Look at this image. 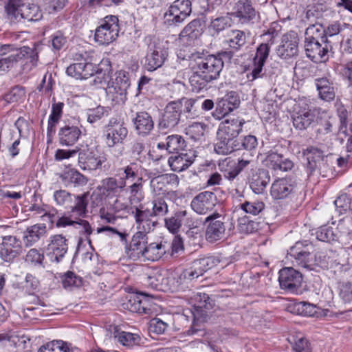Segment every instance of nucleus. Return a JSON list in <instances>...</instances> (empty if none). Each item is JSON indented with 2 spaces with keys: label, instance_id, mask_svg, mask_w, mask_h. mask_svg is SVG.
<instances>
[{
  "label": "nucleus",
  "instance_id": "26",
  "mask_svg": "<svg viewBox=\"0 0 352 352\" xmlns=\"http://www.w3.org/2000/svg\"><path fill=\"white\" fill-rule=\"evenodd\" d=\"M314 82L320 99L327 102L335 99L336 88L332 80L327 77H322L316 78Z\"/></svg>",
  "mask_w": 352,
  "mask_h": 352
},
{
  "label": "nucleus",
  "instance_id": "62",
  "mask_svg": "<svg viewBox=\"0 0 352 352\" xmlns=\"http://www.w3.org/2000/svg\"><path fill=\"white\" fill-rule=\"evenodd\" d=\"M141 166L136 162H131L123 168L124 177L120 179H124L126 182V180H134L135 178L138 177L139 171Z\"/></svg>",
  "mask_w": 352,
  "mask_h": 352
},
{
  "label": "nucleus",
  "instance_id": "47",
  "mask_svg": "<svg viewBox=\"0 0 352 352\" xmlns=\"http://www.w3.org/2000/svg\"><path fill=\"white\" fill-rule=\"evenodd\" d=\"M88 195L89 192H85L81 195L76 196V203L74 206L72 207L71 211L79 217H84L87 211Z\"/></svg>",
  "mask_w": 352,
  "mask_h": 352
},
{
  "label": "nucleus",
  "instance_id": "39",
  "mask_svg": "<svg viewBox=\"0 0 352 352\" xmlns=\"http://www.w3.org/2000/svg\"><path fill=\"white\" fill-rule=\"evenodd\" d=\"M314 116L309 110L304 109L297 112L293 117V124L299 130L307 129L314 121Z\"/></svg>",
  "mask_w": 352,
  "mask_h": 352
},
{
  "label": "nucleus",
  "instance_id": "44",
  "mask_svg": "<svg viewBox=\"0 0 352 352\" xmlns=\"http://www.w3.org/2000/svg\"><path fill=\"white\" fill-rule=\"evenodd\" d=\"M227 41L229 46L235 51L239 50L246 43V36L244 32L234 30H232Z\"/></svg>",
  "mask_w": 352,
  "mask_h": 352
},
{
  "label": "nucleus",
  "instance_id": "8",
  "mask_svg": "<svg viewBox=\"0 0 352 352\" xmlns=\"http://www.w3.org/2000/svg\"><path fill=\"white\" fill-rule=\"evenodd\" d=\"M288 255L294 258L293 263L298 267L305 271H311L316 266V260L310 252L308 246L302 248V243H296L295 245L290 248Z\"/></svg>",
  "mask_w": 352,
  "mask_h": 352
},
{
  "label": "nucleus",
  "instance_id": "30",
  "mask_svg": "<svg viewBox=\"0 0 352 352\" xmlns=\"http://www.w3.org/2000/svg\"><path fill=\"white\" fill-rule=\"evenodd\" d=\"M80 135L81 131L77 126L66 124L59 129L58 141L62 146H72L78 141Z\"/></svg>",
  "mask_w": 352,
  "mask_h": 352
},
{
  "label": "nucleus",
  "instance_id": "41",
  "mask_svg": "<svg viewBox=\"0 0 352 352\" xmlns=\"http://www.w3.org/2000/svg\"><path fill=\"white\" fill-rule=\"evenodd\" d=\"M185 19L180 14L178 10H176L172 5L164 14V23L168 28L178 26Z\"/></svg>",
  "mask_w": 352,
  "mask_h": 352
},
{
  "label": "nucleus",
  "instance_id": "1",
  "mask_svg": "<svg viewBox=\"0 0 352 352\" xmlns=\"http://www.w3.org/2000/svg\"><path fill=\"white\" fill-rule=\"evenodd\" d=\"M111 66L108 59H103L98 65L85 60L76 63L67 67V74L76 79H87L93 76L91 84L103 87L109 86Z\"/></svg>",
  "mask_w": 352,
  "mask_h": 352
},
{
  "label": "nucleus",
  "instance_id": "25",
  "mask_svg": "<svg viewBox=\"0 0 352 352\" xmlns=\"http://www.w3.org/2000/svg\"><path fill=\"white\" fill-rule=\"evenodd\" d=\"M168 52L164 47L155 46L152 52L147 54L146 56L145 67L148 71H155L164 64Z\"/></svg>",
  "mask_w": 352,
  "mask_h": 352
},
{
  "label": "nucleus",
  "instance_id": "16",
  "mask_svg": "<svg viewBox=\"0 0 352 352\" xmlns=\"http://www.w3.org/2000/svg\"><path fill=\"white\" fill-rule=\"evenodd\" d=\"M68 250V241L62 234L51 236L46 248V254L52 261L58 263Z\"/></svg>",
  "mask_w": 352,
  "mask_h": 352
},
{
  "label": "nucleus",
  "instance_id": "27",
  "mask_svg": "<svg viewBox=\"0 0 352 352\" xmlns=\"http://www.w3.org/2000/svg\"><path fill=\"white\" fill-rule=\"evenodd\" d=\"M153 217V214L148 209L141 210L135 208L134 217L139 231L148 233L153 230L157 224V221L152 220L151 218Z\"/></svg>",
  "mask_w": 352,
  "mask_h": 352
},
{
  "label": "nucleus",
  "instance_id": "35",
  "mask_svg": "<svg viewBox=\"0 0 352 352\" xmlns=\"http://www.w3.org/2000/svg\"><path fill=\"white\" fill-rule=\"evenodd\" d=\"M25 3L22 0H9L6 10L8 16V19L12 23H21L23 22V8Z\"/></svg>",
  "mask_w": 352,
  "mask_h": 352
},
{
  "label": "nucleus",
  "instance_id": "45",
  "mask_svg": "<svg viewBox=\"0 0 352 352\" xmlns=\"http://www.w3.org/2000/svg\"><path fill=\"white\" fill-rule=\"evenodd\" d=\"M166 145L169 153H178L186 147V142L182 136L172 135L166 138Z\"/></svg>",
  "mask_w": 352,
  "mask_h": 352
},
{
  "label": "nucleus",
  "instance_id": "15",
  "mask_svg": "<svg viewBox=\"0 0 352 352\" xmlns=\"http://www.w3.org/2000/svg\"><path fill=\"white\" fill-rule=\"evenodd\" d=\"M22 251L21 241L15 236L8 235L0 239V256L6 262H10Z\"/></svg>",
  "mask_w": 352,
  "mask_h": 352
},
{
  "label": "nucleus",
  "instance_id": "55",
  "mask_svg": "<svg viewBox=\"0 0 352 352\" xmlns=\"http://www.w3.org/2000/svg\"><path fill=\"white\" fill-rule=\"evenodd\" d=\"M153 217H164L168 212V207L162 197H157L153 201V208L151 211Z\"/></svg>",
  "mask_w": 352,
  "mask_h": 352
},
{
  "label": "nucleus",
  "instance_id": "28",
  "mask_svg": "<svg viewBox=\"0 0 352 352\" xmlns=\"http://www.w3.org/2000/svg\"><path fill=\"white\" fill-rule=\"evenodd\" d=\"M195 155L190 153H178L168 158V164L173 171L181 172L188 168L194 162Z\"/></svg>",
  "mask_w": 352,
  "mask_h": 352
},
{
  "label": "nucleus",
  "instance_id": "52",
  "mask_svg": "<svg viewBox=\"0 0 352 352\" xmlns=\"http://www.w3.org/2000/svg\"><path fill=\"white\" fill-rule=\"evenodd\" d=\"M293 344V349L295 352H311L309 340L302 336H292L289 340Z\"/></svg>",
  "mask_w": 352,
  "mask_h": 352
},
{
  "label": "nucleus",
  "instance_id": "18",
  "mask_svg": "<svg viewBox=\"0 0 352 352\" xmlns=\"http://www.w3.org/2000/svg\"><path fill=\"white\" fill-rule=\"evenodd\" d=\"M181 114L179 104L175 103V101L169 102L164 109L158 127L167 130L174 129L179 122Z\"/></svg>",
  "mask_w": 352,
  "mask_h": 352
},
{
  "label": "nucleus",
  "instance_id": "43",
  "mask_svg": "<svg viewBox=\"0 0 352 352\" xmlns=\"http://www.w3.org/2000/svg\"><path fill=\"white\" fill-rule=\"evenodd\" d=\"M107 97L114 104H123L126 100V91L119 87L109 85L106 87Z\"/></svg>",
  "mask_w": 352,
  "mask_h": 352
},
{
  "label": "nucleus",
  "instance_id": "57",
  "mask_svg": "<svg viewBox=\"0 0 352 352\" xmlns=\"http://www.w3.org/2000/svg\"><path fill=\"white\" fill-rule=\"evenodd\" d=\"M39 286V281L36 277L28 274L25 276V280L22 283V289L27 294H34Z\"/></svg>",
  "mask_w": 352,
  "mask_h": 352
},
{
  "label": "nucleus",
  "instance_id": "11",
  "mask_svg": "<svg viewBox=\"0 0 352 352\" xmlns=\"http://www.w3.org/2000/svg\"><path fill=\"white\" fill-rule=\"evenodd\" d=\"M299 38L294 31L285 34L280 45L276 48L278 57L284 60H289L298 55Z\"/></svg>",
  "mask_w": 352,
  "mask_h": 352
},
{
  "label": "nucleus",
  "instance_id": "17",
  "mask_svg": "<svg viewBox=\"0 0 352 352\" xmlns=\"http://www.w3.org/2000/svg\"><path fill=\"white\" fill-rule=\"evenodd\" d=\"M278 280L282 289L294 293L301 286L302 277L301 274L292 267L280 270Z\"/></svg>",
  "mask_w": 352,
  "mask_h": 352
},
{
  "label": "nucleus",
  "instance_id": "9",
  "mask_svg": "<svg viewBox=\"0 0 352 352\" xmlns=\"http://www.w3.org/2000/svg\"><path fill=\"white\" fill-rule=\"evenodd\" d=\"M106 161L105 155H98L92 148L78 149V165L83 170L93 171L101 169Z\"/></svg>",
  "mask_w": 352,
  "mask_h": 352
},
{
  "label": "nucleus",
  "instance_id": "21",
  "mask_svg": "<svg viewBox=\"0 0 352 352\" xmlns=\"http://www.w3.org/2000/svg\"><path fill=\"white\" fill-rule=\"evenodd\" d=\"M264 162L267 167L275 171H288L294 167V162L292 160L274 151L267 153Z\"/></svg>",
  "mask_w": 352,
  "mask_h": 352
},
{
  "label": "nucleus",
  "instance_id": "37",
  "mask_svg": "<svg viewBox=\"0 0 352 352\" xmlns=\"http://www.w3.org/2000/svg\"><path fill=\"white\" fill-rule=\"evenodd\" d=\"M166 272H155L148 275L144 280V284L148 287L157 289L164 290L166 287Z\"/></svg>",
  "mask_w": 352,
  "mask_h": 352
},
{
  "label": "nucleus",
  "instance_id": "34",
  "mask_svg": "<svg viewBox=\"0 0 352 352\" xmlns=\"http://www.w3.org/2000/svg\"><path fill=\"white\" fill-rule=\"evenodd\" d=\"M202 34L201 24L199 19H194L186 25L179 34L181 39L191 42L199 38Z\"/></svg>",
  "mask_w": 352,
  "mask_h": 352
},
{
  "label": "nucleus",
  "instance_id": "48",
  "mask_svg": "<svg viewBox=\"0 0 352 352\" xmlns=\"http://www.w3.org/2000/svg\"><path fill=\"white\" fill-rule=\"evenodd\" d=\"M237 229L243 234L252 233L258 229V223L244 216L238 219Z\"/></svg>",
  "mask_w": 352,
  "mask_h": 352
},
{
  "label": "nucleus",
  "instance_id": "23",
  "mask_svg": "<svg viewBox=\"0 0 352 352\" xmlns=\"http://www.w3.org/2000/svg\"><path fill=\"white\" fill-rule=\"evenodd\" d=\"M294 190V184L292 179L288 178H279L274 181L270 188V195L274 199L287 198Z\"/></svg>",
  "mask_w": 352,
  "mask_h": 352
},
{
  "label": "nucleus",
  "instance_id": "64",
  "mask_svg": "<svg viewBox=\"0 0 352 352\" xmlns=\"http://www.w3.org/2000/svg\"><path fill=\"white\" fill-rule=\"evenodd\" d=\"M104 111V108L102 106L88 109L87 112V122L93 124L100 120L103 117Z\"/></svg>",
  "mask_w": 352,
  "mask_h": 352
},
{
  "label": "nucleus",
  "instance_id": "46",
  "mask_svg": "<svg viewBox=\"0 0 352 352\" xmlns=\"http://www.w3.org/2000/svg\"><path fill=\"white\" fill-rule=\"evenodd\" d=\"M23 22L25 21H36L42 18L41 12L39 10L38 7L34 4L25 3L23 8Z\"/></svg>",
  "mask_w": 352,
  "mask_h": 352
},
{
  "label": "nucleus",
  "instance_id": "31",
  "mask_svg": "<svg viewBox=\"0 0 352 352\" xmlns=\"http://www.w3.org/2000/svg\"><path fill=\"white\" fill-rule=\"evenodd\" d=\"M126 186V182L122 179L107 177L102 180L100 190L107 197H116Z\"/></svg>",
  "mask_w": 352,
  "mask_h": 352
},
{
  "label": "nucleus",
  "instance_id": "56",
  "mask_svg": "<svg viewBox=\"0 0 352 352\" xmlns=\"http://www.w3.org/2000/svg\"><path fill=\"white\" fill-rule=\"evenodd\" d=\"M233 110L234 109L227 102L226 100L222 98L217 102L215 111L212 114L214 118L219 120Z\"/></svg>",
  "mask_w": 352,
  "mask_h": 352
},
{
  "label": "nucleus",
  "instance_id": "33",
  "mask_svg": "<svg viewBox=\"0 0 352 352\" xmlns=\"http://www.w3.org/2000/svg\"><path fill=\"white\" fill-rule=\"evenodd\" d=\"M46 232V226L44 224H35L28 227L23 234V242L25 246H32Z\"/></svg>",
  "mask_w": 352,
  "mask_h": 352
},
{
  "label": "nucleus",
  "instance_id": "63",
  "mask_svg": "<svg viewBox=\"0 0 352 352\" xmlns=\"http://www.w3.org/2000/svg\"><path fill=\"white\" fill-rule=\"evenodd\" d=\"M111 85L115 87L118 86L126 91L130 86V80L128 74L123 71L117 72L115 81L112 82Z\"/></svg>",
  "mask_w": 352,
  "mask_h": 352
},
{
  "label": "nucleus",
  "instance_id": "32",
  "mask_svg": "<svg viewBox=\"0 0 352 352\" xmlns=\"http://www.w3.org/2000/svg\"><path fill=\"white\" fill-rule=\"evenodd\" d=\"M270 181V176L267 170L259 169L252 174L250 179V187L256 194H262Z\"/></svg>",
  "mask_w": 352,
  "mask_h": 352
},
{
  "label": "nucleus",
  "instance_id": "54",
  "mask_svg": "<svg viewBox=\"0 0 352 352\" xmlns=\"http://www.w3.org/2000/svg\"><path fill=\"white\" fill-rule=\"evenodd\" d=\"M62 283L64 288H70L72 287H80L82 284V278L72 272H66L62 279Z\"/></svg>",
  "mask_w": 352,
  "mask_h": 352
},
{
  "label": "nucleus",
  "instance_id": "20",
  "mask_svg": "<svg viewBox=\"0 0 352 352\" xmlns=\"http://www.w3.org/2000/svg\"><path fill=\"white\" fill-rule=\"evenodd\" d=\"M147 245L146 233L137 232L133 236L129 249V256L133 260L143 258Z\"/></svg>",
  "mask_w": 352,
  "mask_h": 352
},
{
  "label": "nucleus",
  "instance_id": "5",
  "mask_svg": "<svg viewBox=\"0 0 352 352\" xmlns=\"http://www.w3.org/2000/svg\"><path fill=\"white\" fill-rule=\"evenodd\" d=\"M322 26L318 25H311L309 26L305 31V50L306 55L312 61L315 63L325 62L329 59V45L327 40L322 37L323 45L319 43L316 36L317 33L320 35Z\"/></svg>",
  "mask_w": 352,
  "mask_h": 352
},
{
  "label": "nucleus",
  "instance_id": "10",
  "mask_svg": "<svg viewBox=\"0 0 352 352\" xmlns=\"http://www.w3.org/2000/svg\"><path fill=\"white\" fill-rule=\"evenodd\" d=\"M220 262L216 256H208L193 261L190 267L184 270V278L197 279Z\"/></svg>",
  "mask_w": 352,
  "mask_h": 352
},
{
  "label": "nucleus",
  "instance_id": "13",
  "mask_svg": "<svg viewBox=\"0 0 352 352\" xmlns=\"http://www.w3.org/2000/svg\"><path fill=\"white\" fill-rule=\"evenodd\" d=\"M222 219L221 216L217 212H214L206 218L205 223L208 224L205 236L208 242L214 243L224 237L226 226Z\"/></svg>",
  "mask_w": 352,
  "mask_h": 352
},
{
  "label": "nucleus",
  "instance_id": "50",
  "mask_svg": "<svg viewBox=\"0 0 352 352\" xmlns=\"http://www.w3.org/2000/svg\"><path fill=\"white\" fill-rule=\"evenodd\" d=\"M118 340L125 346L133 347L140 344L141 338L138 334L122 331L118 334Z\"/></svg>",
  "mask_w": 352,
  "mask_h": 352
},
{
  "label": "nucleus",
  "instance_id": "51",
  "mask_svg": "<svg viewBox=\"0 0 352 352\" xmlns=\"http://www.w3.org/2000/svg\"><path fill=\"white\" fill-rule=\"evenodd\" d=\"M142 177H138V181L129 186L130 201L131 204L140 202L144 196L142 195Z\"/></svg>",
  "mask_w": 352,
  "mask_h": 352
},
{
  "label": "nucleus",
  "instance_id": "12",
  "mask_svg": "<svg viewBox=\"0 0 352 352\" xmlns=\"http://www.w3.org/2000/svg\"><path fill=\"white\" fill-rule=\"evenodd\" d=\"M38 51L36 48H31L28 46L21 47L16 52L6 56L0 57V61L2 63L3 71L12 66L14 63L21 59H29L32 66L35 67L38 60Z\"/></svg>",
  "mask_w": 352,
  "mask_h": 352
},
{
  "label": "nucleus",
  "instance_id": "61",
  "mask_svg": "<svg viewBox=\"0 0 352 352\" xmlns=\"http://www.w3.org/2000/svg\"><path fill=\"white\" fill-rule=\"evenodd\" d=\"M271 45L270 43H263L260 44L256 49V52L253 60L265 63L270 54Z\"/></svg>",
  "mask_w": 352,
  "mask_h": 352
},
{
  "label": "nucleus",
  "instance_id": "7",
  "mask_svg": "<svg viewBox=\"0 0 352 352\" xmlns=\"http://www.w3.org/2000/svg\"><path fill=\"white\" fill-rule=\"evenodd\" d=\"M302 155L307 159L306 170L307 177L313 175L315 172L322 173V169L327 166L326 157L324 151L320 148L309 146L302 151Z\"/></svg>",
  "mask_w": 352,
  "mask_h": 352
},
{
  "label": "nucleus",
  "instance_id": "59",
  "mask_svg": "<svg viewBox=\"0 0 352 352\" xmlns=\"http://www.w3.org/2000/svg\"><path fill=\"white\" fill-rule=\"evenodd\" d=\"M240 206L245 212L256 215L264 209L265 204L262 201H245Z\"/></svg>",
  "mask_w": 352,
  "mask_h": 352
},
{
  "label": "nucleus",
  "instance_id": "49",
  "mask_svg": "<svg viewBox=\"0 0 352 352\" xmlns=\"http://www.w3.org/2000/svg\"><path fill=\"white\" fill-rule=\"evenodd\" d=\"M206 125L202 122H193L185 129V133L192 140H198L204 135Z\"/></svg>",
  "mask_w": 352,
  "mask_h": 352
},
{
  "label": "nucleus",
  "instance_id": "60",
  "mask_svg": "<svg viewBox=\"0 0 352 352\" xmlns=\"http://www.w3.org/2000/svg\"><path fill=\"white\" fill-rule=\"evenodd\" d=\"M172 6L176 10H178V12L185 19L190 16L192 12V5L190 0H175Z\"/></svg>",
  "mask_w": 352,
  "mask_h": 352
},
{
  "label": "nucleus",
  "instance_id": "40",
  "mask_svg": "<svg viewBox=\"0 0 352 352\" xmlns=\"http://www.w3.org/2000/svg\"><path fill=\"white\" fill-rule=\"evenodd\" d=\"M148 302L145 300H142L140 296H131L128 302L126 304V308L131 312L148 314L151 312V309L147 307Z\"/></svg>",
  "mask_w": 352,
  "mask_h": 352
},
{
  "label": "nucleus",
  "instance_id": "4",
  "mask_svg": "<svg viewBox=\"0 0 352 352\" xmlns=\"http://www.w3.org/2000/svg\"><path fill=\"white\" fill-rule=\"evenodd\" d=\"M195 303L192 310L193 322L191 327L186 331V334L202 337L205 335L204 322L207 320L214 302L205 293L197 294L195 297Z\"/></svg>",
  "mask_w": 352,
  "mask_h": 352
},
{
  "label": "nucleus",
  "instance_id": "58",
  "mask_svg": "<svg viewBox=\"0 0 352 352\" xmlns=\"http://www.w3.org/2000/svg\"><path fill=\"white\" fill-rule=\"evenodd\" d=\"M316 238L321 241L330 243L336 240V235L329 226H321L316 231Z\"/></svg>",
  "mask_w": 352,
  "mask_h": 352
},
{
  "label": "nucleus",
  "instance_id": "24",
  "mask_svg": "<svg viewBox=\"0 0 352 352\" xmlns=\"http://www.w3.org/2000/svg\"><path fill=\"white\" fill-rule=\"evenodd\" d=\"M232 14L239 18L241 23H246L255 19L256 12L252 6L251 0H240L236 3Z\"/></svg>",
  "mask_w": 352,
  "mask_h": 352
},
{
  "label": "nucleus",
  "instance_id": "22",
  "mask_svg": "<svg viewBox=\"0 0 352 352\" xmlns=\"http://www.w3.org/2000/svg\"><path fill=\"white\" fill-rule=\"evenodd\" d=\"M135 130L140 136L148 135L154 128V121L146 111L138 112L133 119Z\"/></svg>",
  "mask_w": 352,
  "mask_h": 352
},
{
  "label": "nucleus",
  "instance_id": "29",
  "mask_svg": "<svg viewBox=\"0 0 352 352\" xmlns=\"http://www.w3.org/2000/svg\"><path fill=\"white\" fill-rule=\"evenodd\" d=\"M170 244L166 241L159 243H147L143 260L156 261L160 259L164 255L169 253Z\"/></svg>",
  "mask_w": 352,
  "mask_h": 352
},
{
  "label": "nucleus",
  "instance_id": "36",
  "mask_svg": "<svg viewBox=\"0 0 352 352\" xmlns=\"http://www.w3.org/2000/svg\"><path fill=\"white\" fill-rule=\"evenodd\" d=\"M188 212L184 210H178L170 217L164 219L165 226L172 233H177L182 227V222L186 219L189 220Z\"/></svg>",
  "mask_w": 352,
  "mask_h": 352
},
{
  "label": "nucleus",
  "instance_id": "2",
  "mask_svg": "<svg viewBox=\"0 0 352 352\" xmlns=\"http://www.w3.org/2000/svg\"><path fill=\"white\" fill-rule=\"evenodd\" d=\"M223 67L222 58L209 55L199 58L192 68L189 82L194 91L199 92L206 88L208 83L219 78Z\"/></svg>",
  "mask_w": 352,
  "mask_h": 352
},
{
  "label": "nucleus",
  "instance_id": "19",
  "mask_svg": "<svg viewBox=\"0 0 352 352\" xmlns=\"http://www.w3.org/2000/svg\"><path fill=\"white\" fill-rule=\"evenodd\" d=\"M216 204V195L212 192L204 191L192 199L190 206L196 213L206 214L214 208Z\"/></svg>",
  "mask_w": 352,
  "mask_h": 352
},
{
  "label": "nucleus",
  "instance_id": "14",
  "mask_svg": "<svg viewBox=\"0 0 352 352\" xmlns=\"http://www.w3.org/2000/svg\"><path fill=\"white\" fill-rule=\"evenodd\" d=\"M128 134L127 129L116 119L111 120L105 126L104 137L106 145L109 147L122 143Z\"/></svg>",
  "mask_w": 352,
  "mask_h": 352
},
{
  "label": "nucleus",
  "instance_id": "53",
  "mask_svg": "<svg viewBox=\"0 0 352 352\" xmlns=\"http://www.w3.org/2000/svg\"><path fill=\"white\" fill-rule=\"evenodd\" d=\"M232 25V19L228 14L226 16L217 17L213 19L210 23V28L215 32L219 33L226 28L230 27Z\"/></svg>",
  "mask_w": 352,
  "mask_h": 352
},
{
  "label": "nucleus",
  "instance_id": "38",
  "mask_svg": "<svg viewBox=\"0 0 352 352\" xmlns=\"http://www.w3.org/2000/svg\"><path fill=\"white\" fill-rule=\"evenodd\" d=\"M184 270L180 274H169L166 278V287L172 292L184 289L187 284L193 280L192 279L184 278Z\"/></svg>",
  "mask_w": 352,
  "mask_h": 352
},
{
  "label": "nucleus",
  "instance_id": "3",
  "mask_svg": "<svg viewBox=\"0 0 352 352\" xmlns=\"http://www.w3.org/2000/svg\"><path fill=\"white\" fill-rule=\"evenodd\" d=\"M245 120L239 118L226 119L219 124L214 151L219 155H228L239 149L237 137L241 133Z\"/></svg>",
  "mask_w": 352,
  "mask_h": 352
},
{
  "label": "nucleus",
  "instance_id": "6",
  "mask_svg": "<svg viewBox=\"0 0 352 352\" xmlns=\"http://www.w3.org/2000/svg\"><path fill=\"white\" fill-rule=\"evenodd\" d=\"M120 25L117 16L108 15L102 19L100 25L96 29L95 41L102 45H107L117 39Z\"/></svg>",
  "mask_w": 352,
  "mask_h": 352
},
{
  "label": "nucleus",
  "instance_id": "42",
  "mask_svg": "<svg viewBox=\"0 0 352 352\" xmlns=\"http://www.w3.org/2000/svg\"><path fill=\"white\" fill-rule=\"evenodd\" d=\"M198 100L194 98H182L175 101V103L179 104V110L181 113L184 112L187 113V117L193 118L197 116V110L196 104Z\"/></svg>",
  "mask_w": 352,
  "mask_h": 352
}]
</instances>
